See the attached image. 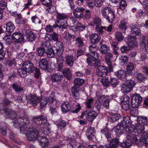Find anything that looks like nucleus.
<instances>
[{
    "label": "nucleus",
    "instance_id": "338daca9",
    "mask_svg": "<svg viewBox=\"0 0 148 148\" xmlns=\"http://www.w3.org/2000/svg\"><path fill=\"white\" fill-rule=\"evenodd\" d=\"M0 132L2 135H5L7 133V130L6 127L4 125H1L0 127Z\"/></svg>",
    "mask_w": 148,
    "mask_h": 148
},
{
    "label": "nucleus",
    "instance_id": "9d476101",
    "mask_svg": "<svg viewBox=\"0 0 148 148\" xmlns=\"http://www.w3.org/2000/svg\"><path fill=\"white\" fill-rule=\"evenodd\" d=\"M142 97L139 94L134 95L132 97L131 104L133 108H137L140 104Z\"/></svg>",
    "mask_w": 148,
    "mask_h": 148
},
{
    "label": "nucleus",
    "instance_id": "6e6552de",
    "mask_svg": "<svg viewBox=\"0 0 148 148\" xmlns=\"http://www.w3.org/2000/svg\"><path fill=\"white\" fill-rule=\"evenodd\" d=\"M97 115V113L94 111H84L82 113L80 118H82L85 116L86 118L88 121H92Z\"/></svg>",
    "mask_w": 148,
    "mask_h": 148
},
{
    "label": "nucleus",
    "instance_id": "473e14b6",
    "mask_svg": "<svg viewBox=\"0 0 148 148\" xmlns=\"http://www.w3.org/2000/svg\"><path fill=\"white\" fill-rule=\"evenodd\" d=\"M94 100L92 98L87 99L85 104L86 108L88 109H91L93 105Z\"/></svg>",
    "mask_w": 148,
    "mask_h": 148
},
{
    "label": "nucleus",
    "instance_id": "69168bd1",
    "mask_svg": "<svg viewBox=\"0 0 148 148\" xmlns=\"http://www.w3.org/2000/svg\"><path fill=\"white\" fill-rule=\"evenodd\" d=\"M15 22L17 24H23L25 23L24 19L19 15H18V17L16 19Z\"/></svg>",
    "mask_w": 148,
    "mask_h": 148
},
{
    "label": "nucleus",
    "instance_id": "e2e57ef3",
    "mask_svg": "<svg viewBox=\"0 0 148 148\" xmlns=\"http://www.w3.org/2000/svg\"><path fill=\"white\" fill-rule=\"evenodd\" d=\"M91 17V12L89 10H86V12L84 14L83 17L85 19H88Z\"/></svg>",
    "mask_w": 148,
    "mask_h": 148
},
{
    "label": "nucleus",
    "instance_id": "cd10ccee",
    "mask_svg": "<svg viewBox=\"0 0 148 148\" xmlns=\"http://www.w3.org/2000/svg\"><path fill=\"white\" fill-rule=\"evenodd\" d=\"M64 76L68 79H70L72 76L71 72L69 69L65 68L62 71Z\"/></svg>",
    "mask_w": 148,
    "mask_h": 148
},
{
    "label": "nucleus",
    "instance_id": "58836bf2",
    "mask_svg": "<svg viewBox=\"0 0 148 148\" xmlns=\"http://www.w3.org/2000/svg\"><path fill=\"white\" fill-rule=\"evenodd\" d=\"M120 117V115L119 114L112 113L111 117L110 118L109 120L111 122H114L118 120Z\"/></svg>",
    "mask_w": 148,
    "mask_h": 148
},
{
    "label": "nucleus",
    "instance_id": "20e7f679",
    "mask_svg": "<svg viewBox=\"0 0 148 148\" xmlns=\"http://www.w3.org/2000/svg\"><path fill=\"white\" fill-rule=\"evenodd\" d=\"M33 122L38 125H41V129L45 135H47L49 133V130L47 125L45 124L47 121L46 116L41 115L34 117L32 119Z\"/></svg>",
    "mask_w": 148,
    "mask_h": 148
},
{
    "label": "nucleus",
    "instance_id": "f03ea898",
    "mask_svg": "<svg viewBox=\"0 0 148 148\" xmlns=\"http://www.w3.org/2000/svg\"><path fill=\"white\" fill-rule=\"evenodd\" d=\"M57 20L55 21V24L53 26L47 25L45 28L46 31L48 32H52L53 31V27L66 29L68 26L67 20L68 18L67 15L64 14L57 13L56 15Z\"/></svg>",
    "mask_w": 148,
    "mask_h": 148
},
{
    "label": "nucleus",
    "instance_id": "bb28decb",
    "mask_svg": "<svg viewBox=\"0 0 148 148\" xmlns=\"http://www.w3.org/2000/svg\"><path fill=\"white\" fill-rule=\"evenodd\" d=\"M61 109L63 112L66 113L71 110V108L69 103L65 102L61 105Z\"/></svg>",
    "mask_w": 148,
    "mask_h": 148
},
{
    "label": "nucleus",
    "instance_id": "c85d7f7f",
    "mask_svg": "<svg viewBox=\"0 0 148 148\" xmlns=\"http://www.w3.org/2000/svg\"><path fill=\"white\" fill-rule=\"evenodd\" d=\"M6 31L7 32L11 33L15 29V27L14 24L11 22H8L6 24Z\"/></svg>",
    "mask_w": 148,
    "mask_h": 148
},
{
    "label": "nucleus",
    "instance_id": "13d9d810",
    "mask_svg": "<svg viewBox=\"0 0 148 148\" xmlns=\"http://www.w3.org/2000/svg\"><path fill=\"white\" fill-rule=\"evenodd\" d=\"M100 81L105 86H108L110 85V81L109 80V78L108 77L102 79Z\"/></svg>",
    "mask_w": 148,
    "mask_h": 148
},
{
    "label": "nucleus",
    "instance_id": "f8f14e48",
    "mask_svg": "<svg viewBox=\"0 0 148 148\" xmlns=\"http://www.w3.org/2000/svg\"><path fill=\"white\" fill-rule=\"evenodd\" d=\"M12 40L17 43L21 42L24 41V38L21 33L19 32H14L12 35Z\"/></svg>",
    "mask_w": 148,
    "mask_h": 148
},
{
    "label": "nucleus",
    "instance_id": "864d4df0",
    "mask_svg": "<svg viewBox=\"0 0 148 148\" xmlns=\"http://www.w3.org/2000/svg\"><path fill=\"white\" fill-rule=\"evenodd\" d=\"M41 2L42 4L43 5L49 8L52 5V0H42Z\"/></svg>",
    "mask_w": 148,
    "mask_h": 148
},
{
    "label": "nucleus",
    "instance_id": "37998d69",
    "mask_svg": "<svg viewBox=\"0 0 148 148\" xmlns=\"http://www.w3.org/2000/svg\"><path fill=\"white\" fill-rule=\"evenodd\" d=\"M18 72L19 75L22 77H25L27 75V72L26 69H24L23 65L22 68L18 69Z\"/></svg>",
    "mask_w": 148,
    "mask_h": 148
},
{
    "label": "nucleus",
    "instance_id": "39448f33",
    "mask_svg": "<svg viewBox=\"0 0 148 148\" xmlns=\"http://www.w3.org/2000/svg\"><path fill=\"white\" fill-rule=\"evenodd\" d=\"M29 120L26 117H18L14 122V126L15 127H20L21 133H23L26 128L29 124Z\"/></svg>",
    "mask_w": 148,
    "mask_h": 148
},
{
    "label": "nucleus",
    "instance_id": "4be33fe9",
    "mask_svg": "<svg viewBox=\"0 0 148 148\" xmlns=\"http://www.w3.org/2000/svg\"><path fill=\"white\" fill-rule=\"evenodd\" d=\"M74 86L73 87L74 88H78L84 84L85 82V80L82 79L77 78L74 79Z\"/></svg>",
    "mask_w": 148,
    "mask_h": 148
},
{
    "label": "nucleus",
    "instance_id": "2eb2a0df",
    "mask_svg": "<svg viewBox=\"0 0 148 148\" xmlns=\"http://www.w3.org/2000/svg\"><path fill=\"white\" fill-rule=\"evenodd\" d=\"M23 65L24 69H26L27 72L32 73L35 69L33 64L30 61H27L25 62Z\"/></svg>",
    "mask_w": 148,
    "mask_h": 148
},
{
    "label": "nucleus",
    "instance_id": "9b49d317",
    "mask_svg": "<svg viewBox=\"0 0 148 148\" xmlns=\"http://www.w3.org/2000/svg\"><path fill=\"white\" fill-rule=\"evenodd\" d=\"M85 9L82 7H77L73 11V14L75 17L78 18H81L83 17L84 12Z\"/></svg>",
    "mask_w": 148,
    "mask_h": 148
},
{
    "label": "nucleus",
    "instance_id": "aec40b11",
    "mask_svg": "<svg viewBox=\"0 0 148 148\" xmlns=\"http://www.w3.org/2000/svg\"><path fill=\"white\" fill-rule=\"evenodd\" d=\"M25 35L27 40L30 42L34 41L36 37V33L32 31L28 30L26 31Z\"/></svg>",
    "mask_w": 148,
    "mask_h": 148
},
{
    "label": "nucleus",
    "instance_id": "e433bc0d",
    "mask_svg": "<svg viewBox=\"0 0 148 148\" xmlns=\"http://www.w3.org/2000/svg\"><path fill=\"white\" fill-rule=\"evenodd\" d=\"M119 82L116 78L110 77V84L113 87H116L119 84Z\"/></svg>",
    "mask_w": 148,
    "mask_h": 148
},
{
    "label": "nucleus",
    "instance_id": "b1692460",
    "mask_svg": "<svg viewBox=\"0 0 148 148\" xmlns=\"http://www.w3.org/2000/svg\"><path fill=\"white\" fill-rule=\"evenodd\" d=\"M90 38L91 42L94 44L97 43L101 39V37L98 34H93L90 36Z\"/></svg>",
    "mask_w": 148,
    "mask_h": 148
},
{
    "label": "nucleus",
    "instance_id": "7c9ffc66",
    "mask_svg": "<svg viewBox=\"0 0 148 148\" xmlns=\"http://www.w3.org/2000/svg\"><path fill=\"white\" fill-rule=\"evenodd\" d=\"M147 118L146 117L141 116L138 119V121H136V123L140 125L143 124L144 126L145 125H146L147 122Z\"/></svg>",
    "mask_w": 148,
    "mask_h": 148
},
{
    "label": "nucleus",
    "instance_id": "c03bdc74",
    "mask_svg": "<svg viewBox=\"0 0 148 148\" xmlns=\"http://www.w3.org/2000/svg\"><path fill=\"white\" fill-rule=\"evenodd\" d=\"M16 116V112L13 111L10 109V111L8 112L6 117L9 119H14Z\"/></svg>",
    "mask_w": 148,
    "mask_h": 148
},
{
    "label": "nucleus",
    "instance_id": "a19ab883",
    "mask_svg": "<svg viewBox=\"0 0 148 148\" xmlns=\"http://www.w3.org/2000/svg\"><path fill=\"white\" fill-rule=\"evenodd\" d=\"M73 95L75 99H78L79 97V90L78 88L73 87L71 90Z\"/></svg>",
    "mask_w": 148,
    "mask_h": 148
},
{
    "label": "nucleus",
    "instance_id": "79ce46f5",
    "mask_svg": "<svg viewBox=\"0 0 148 148\" xmlns=\"http://www.w3.org/2000/svg\"><path fill=\"white\" fill-rule=\"evenodd\" d=\"M124 84L128 86L131 90L136 84L135 81L132 80H128L125 82Z\"/></svg>",
    "mask_w": 148,
    "mask_h": 148
},
{
    "label": "nucleus",
    "instance_id": "2f4dec72",
    "mask_svg": "<svg viewBox=\"0 0 148 148\" xmlns=\"http://www.w3.org/2000/svg\"><path fill=\"white\" fill-rule=\"evenodd\" d=\"M56 124L58 128L62 129L64 128L66 126V122L64 120L60 119L56 122Z\"/></svg>",
    "mask_w": 148,
    "mask_h": 148
},
{
    "label": "nucleus",
    "instance_id": "6ab92c4d",
    "mask_svg": "<svg viewBox=\"0 0 148 148\" xmlns=\"http://www.w3.org/2000/svg\"><path fill=\"white\" fill-rule=\"evenodd\" d=\"M63 79L62 75L59 73H54L51 76L50 80L52 82H58L60 81Z\"/></svg>",
    "mask_w": 148,
    "mask_h": 148
},
{
    "label": "nucleus",
    "instance_id": "774afa93",
    "mask_svg": "<svg viewBox=\"0 0 148 148\" xmlns=\"http://www.w3.org/2000/svg\"><path fill=\"white\" fill-rule=\"evenodd\" d=\"M86 26L84 25H82L80 23L77 22V29L79 31H82L84 29Z\"/></svg>",
    "mask_w": 148,
    "mask_h": 148
},
{
    "label": "nucleus",
    "instance_id": "0eeeda50",
    "mask_svg": "<svg viewBox=\"0 0 148 148\" xmlns=\"http://www.w3.org/2000/svg\"><path fill=\"white\" fill-rule=\"evenodd\" d=\"M120 123L125 130V131L128 134L133 130V128L131 127V124L130 118L128 116L124 117L123 121Z\"/></svg>",
    "mask_w": 148,
    "mask_h": 148
},
{
    "label": "nucleus",
    "instance_id": "7ed1b4c3",
    "mask_svg": "<svg viewBox=\"0 0 148 148\" xmlns=\"http://www.w3.org/2000/svg\"><path fill=\"white\" fill-rule=\"evenodd\" d=\"M101 134L105 135L108 141H110L109 145H100L98 148H116L118 145V140L116 139H112L111 132L109 130L105 127L101 131Z\"/></svg>",
    "mask_w": 148,
    "mask_h": 148
},
{
    "label": "nucleus",
    "instance_id": "c9c22d12",
    "mask_svg": "<svg viewBox=\"0 0 148 148\" xmlns=\"http://www.w3.org/2000/svg\"><path fill=\"white\" fill-rule=\"evenodd\" d=\"M127 23L125 20H122L120 21L119 25V27L122 31H124V33H125V31L127 28L126 25Z\"/></svg>",
    "mask_w": 148,
    "mask_h": 148
},
{
    "label": "nucleus",
    "instance_id": "ea45409f",
    "mask_svg": "<svg viewBox=\"0 0 148 148\" xmlns=\"http://www.w3.org/2000/svg\"><path fill=\"white\" fill-rule=\"evenodd\" d=\"M114 130L116 134H119L122 132V131H125V130L123 127L122 125H121V123H120L114 129Z\"/></svg>",
    "mask_w": 148,
    "mask_h": 148
},
{
    "label": "nucleus",
    "instance_id": "72a5a7b5",
    "mask_svg": "<svg viewBox=\"0 0 148 148\" xmlns=\"http://www.w3.org/2000/svg\"><path fill=\"white\" fill-rule=\"evenodd\" d=\"M128 40L129 45L130 47H132L137 46V42L135 40L136 38L134 37L131 36L130 37V38H129Z\"/></svg>",
    "mask_w": 148,
    "mask_h": 148
},
{
    "label": "nucleus",
    "instance_id": "4d7b16f0",
    "mask_svg": "<svg viewBox=\"0 0 148 148\" xmlns=\"http://www.w3.org/2000/svg\"><path fill=\"white\" fill-rule=\"evenodd\" d=\"M134 65L132 63H129L127 66L126 69L127 72L131 73L134 69Z\"/></svg>",
    "mask_w": 148,
    "mask_h": 148
},
{
    "label": "nucleus",
    "instance_id": "4c0bfd02",
    "mask_svg": "<svg viewBox=\"0 0 148 148\" xmlns=\"http://www.w3.org/2000/svg\"><path fill=\"white\" fill-rule=\"evenodd\" d=\"M115 18V15L114 13V11L112 10L111 11L110 13L108 15V17L105 18L107 19L109 23H112L114 20Z\"/></svg>",
    "mask_w": 148,
    "mask_h": 148
},
{
    "label": "nucleus",
    "instance_id": "a878e982",
    "mask_svg": "<svg viewBox=\"0 0 148 148\" xmlns=\"http://www.w3.org/2000/svg\"><path fill=\"white\" fill-rule=\"evenodd\" d=\"M112 10L109 7H105L103 8L101 10V13L102 16L105 18L108 17V15L110 13L111 11Z\"/></svg>",
    "mask_w": 148,
    "mask_h": 148
},
{
    "label": "nucleus",
    "instance_id": "f257e3e1",
    "mask_svg": "<svg viewBox=\"0 0 148 148\" xmlns=\"http://www.w3.org/2000/svg\"><path fill=\"white\" fill-rule=\"evenodd\" d=\"M134 128L128 134L127 140L122 143L121 146L123 148H127L132 145V142H134L135 143H140L142 138V135L140 134L136 135L137 134H143L145 133L144 126L143 124L140 125L136 123Z\"/></svg>",
    "mask_w": 148,
    "mask_h": 148
},
{
    "label": "nucleus",
    "instance_id": "5fc2aeb1",
    "mask_svg": "<svg viewBox=\"0 0 148 148\" xmlns=\"http://www.w3.org/2000/svg\"><path fill=\"white\" fill-rule=\"evenodd\" d=\"M86 4L90 9H92L95 6V2L92 0H86Z\"/></svg>",
    "mask_w": 148,
    "mask_h": 148
},
{
    "label": "nucleus",
    "instance_id": "bf43d9fd",
    "mask_svg": "<svg viewBox=\"0 0 148 148\" xmlns=\"http://www.w3.org/2000/svg\"><path fill=\"white\" fill-rule=\"evenodd\" d=\"M12 86L13 89L16 92H19L23 90V89L21 86L16 84H12Z\"/></svg>",
    "mask_w": 148,
    "mask_h": 148
},
{
    "label": "nucleus",
    "instance_id": "ddd939ff",
    "mask_svg": "<svg viewBox=\"0 0 148 148\" xmlns=\"http://www.w3.org/2000/svg\"><path fill=\"white\" fill-rule=\"evenodd\" d=\"M108 71V69L106 67L100 66H98L97 69V74L99 77H105L107 74Z\"/></svg>",
    "mask_w": 148,
    "mask_h": 148
},
{
    "label": "nucleus",
    "instance_id": "603ef678",
    "mask_svg": "<svg viewBox=\"0 0 148 148\" xmlns=\"http://www.w3.org/2000/svg\"><path fill=\"white\" fill-rule=\"evenodd\" d=\"M10 109L5 107H0V113L2 114H4L5 117H7Z\"/></svg>",
    "mask_w": 148,
    "mask_h": 148
},
{
    "label": "nucleus",
    "instance_id": "6e6d98bb",
    "mask_svg": "<svg viewBox=\"0 0 148 148\" xmlns=\"http://www.w3.org/2000/svg\"><path fill=\"white\" fill-rule=\"evenodd\" d=\"M31 20L32 22L36 24H40L41 22V21L39 19L36 15L33 16L31 18Z\"/></svg>",
    "mask_w": 148,
    "mask_h": 148
},
{
    "label": "nucleus",
    "instance_id": "49530a36",
    "mask_svg": "<svg viewBox=\"0 0 148 148\" xmlns=\"http://www.w3.org/2000/svg\"><path fill=\"white\" fill-rule=\"evenodd\" d=\"M131 33L134 35L139 36L141 34L140 30L136 27H134L132 29Z\"/></svg>",
    "mask_w": 148,
    "mask_h": 148
},
{
    "label": "nucleus",
    "instance_id": "680f3d73",
    "mask_svg": "<svg viewBox=\"0 0 148 148\" xmlns=\"http://www.w3.org/2000/svg\"><path fill=\"white\" fill-rule=\"evenodd\" d=\"M12 103L11 101L9 100L7 98H4L1 101V103L2 104L3 106H6Z\"/></svg>",
    "mask_w": 148,
    "mask_h": 148
},
{
    "label": "nucleus",
    "instance_id": "0e129e2a",
    "mask_svg": "<svg viewBox=\"0 0 148 148\" xmlns=\"http://www.w3.org/2000/svg\"><path fill=\"white\" fill-rule=\"evenodd\" d=\"M63 60L59 59L57 60V64H58L57 69L58 71H61L63 67Z\"/></svg>",
    "mask_w": 148,
    "mask_h": 148
},
{
    "label": "nucleus",
    "instance_id": "4468645a",
    "mask_svg": "<svg viewBox=\"0 0 148 148\" xmlns=\"http://www.w3.org/2000/svg\"><path fill=\"white\" fill-rule=\"evenodd\" d=\"M99 102V105H101L102 104L106 108H108L109 106V98L104 95L101 96L98 100Z\"/></svg>",
    "mask_w": 148,
    "mask_h": 148
},
{
    "label": "nucleus",
    "instance_id": "393cba45",
    "mask_svg": "<svg viewBox=\"0 0 148 148\" xmlns=\"http://www.w3.org/2000/svg\"><path fill=\"white\" fill-rule=\"evenodd\" d=\"M48 62L46 58H42L39 63V67L41 69L46 70L48 68Z\"/></svg>",
    "mask_w": 148,
    "mask_h": 148
},
{
    "label": "nucleus",
    "instance_id": "c756f323",
    "mask_svg": "<svg viewBox=\"0 0 148 148\" xmlns=\"http://www.w3.org/2000/svg\"><path fill=\"white\" fill-rule=\"evenodd\" d=\"M115 75L119 78H124L126 77L127 74L126 72L123 70H119L114 73Z\"/></svg>",
    "mask_w": 148,
    "mask_h": 148
},
{
    "label": "nucleus",
    "instance_id": "a18cd8bd",
    "mask_svg": "<svg viewBox=\"0 0 148 148\" xmlns=\"http://www.w3.org/2000/svg\"><path fill=\"white\" fill-rule=\"evenodd\" d=\"M75 44L78 47H82L84 45L82 39L79 37H77L75 39Z\"/></svg>",
    "mask_w": 148,
    "mask_h": 148
},
{
    "label": "nucleus",
    "instance_id": "3c124183",
    "mask_svg": "<svg viewBox=\"0 0 148 148\" xmlns=\"http://www.w3.org/2000/svg\"><path fill=\"white\" fill-rule=\"evenodd\" d=\"M27 99L26 95L23 94L18 97L17 98V101L19 103H21L25 101Z\"/></svg>",
    "mask_w": 148,
    "mask_h": 148
},
{
    "label": "nucleus",
    "instance_id": "412c9836",
    "mask_svg": "<svg viewBox=\"0 0 148 148\" xmlns=\"http://www.w3.org/2000/svg\"><path fill=\"white\" fill-rule=\"evenodd\" d=\"M65 58L67 64L70 67L72 66L74 61L75 60V58L72 55L69 54L66 56Z\"/></svg>",
    "mask_w": 148,
    "mask_h": 148
},
{
    "label": "nucleus",
    "instance_id": "a211bd4d",
    "mask_svg": "<svg viewBox=\"0 0 148 148\" xmlns=\"http://www.w3.org/2000/svg\"><path fill=\"white\" fill-rule=\"evenodd\" d=\"M41 99L40 97H38L35 95H30L29 96L28 100L30 101V103L34 106H36Z\"/></svg>",
    "mask_w": 148,
    "mask_h": 148
},
{
    "label": "nucleus",
    "instance_id": "f704fd0d",
    "mask_svg": "<svg viewBox=\"0 0 148 148\" xmlns=\"http://www.w3.org/2000/svg\"><path fill=\"white\" fill-rule=\"evenodd\" d=\"M45 53L48 58H52L55 56L54 50L51 48H49L45 50Z\"/></svg>",
    "mask_w": 148,
    "mask_h": 148
},
{
    "label": "nucleus",
    "instance_id": "5701e85b",
    "mask_svg": "<svg viewBox=\"0 0 148 148\" xmlns=\"http://www.w3.org/2000/svg\"><path fill=\"white\" fill-rule=\"evenodd\" d=\"M112 57V55L110 53H107L105 56V60L108 64V67L110 71L112 69V66L111 65V59Z\"/></svg>",
    "mask_w": 148,
    "mask_h": 148
},
{
    "label": "nucleus",
    "instance_id": "423d86ee",
    "mask_svg": "<svg viewBox=\"0 0 148 148\" xmlns=\"http://www.w3.org/2000/svg\"><path fill=\"white\" fill-rule=\"evenodd\" d=\"M39 134V132L36 128L31 127L28 129L26 136L29 140H34L36 139Z\"/></svg>",
    "mask_w": 148,
    "mask_h": 148
},
{
    "label": "nucleus",
    "instance_id": "f3484780",
    "mask_svg": "<svg viewBox=\"0 0 148 148\" xmlns=\"http://www.w3.org/2000/svg\"><path fill=\"white\" fill-rule=\"evenodd\" d=\"M38 140L40 143V145L42 147H46L48 145L49 140L45 136H40L38 138Z\"/></svg>",
    "mask_w": 148,
    "mask_h": 148
},
{
    "label": "nucleus",
    "instance_id": "de8ad7c7",
    "mask_svg": "<svg viewBox=\"0 0 148 148\" xmlns=\"http://www.w3.org/2000/svg\"><path fill=\"white\" fill-rule=\"evenodd\" d=\"M118 3L120 5L119 8L117 9H120L122 10H123L125 9L127 6V4L126 1L125 0H122L119 2V3Z\"/></svg>",
    "mask_w": 148,
    "mask_h": 148
},
{
    "label": "nucleus",
    "instance_id": "1a4fd4ad",
    "mask_svg": "<svg viewBox=\"0 0 148 148\" xmlns=\"http://www.w3.org/2000/svg\"><path fill=\"white\" fill-rule=\"evenodd\" d=\"M86 55L88 57L87 59V62L90 65H92V64H94L95 63V61L98 59L99 56L98 53L96 52L86 53Z\"/></svg>",
    "mask_w": 148,
    "mask_h": 148
},
{
    "label": "nucleus",
    "instance_id": "8fccbe9b",
    "mask_svg": "<svg viewBox=\"0 0 148 148\" xmlns=\"http://www.w3.org/2000/svg\"><path fill=\"white\" fill-rule=\"evenodd\" d=\"M115 36L116 40L118 41H121L123 39V36L122 33L119 31L116 32Z\"/></svg>",
    "mask_w": 148,
    "mask_h": 148
},
{
    "label": "nucleus",
    "instance_id": "09e8293b",
    "mask_svg": "<svg viewBox=\"0 0 148 148\" xmlns=\"http://www.w3.org/2000/svg\"><path fill=\"white\" fill-rule=\"evenodd\" d=\"M109 50V47L106 45H103L100 48V51L102 54L106 53Z\"/></svg>",
    "mask_w": 148,
    "mask_h": 148
},
{
    "label": "nucleus",
    "instance_id": "dca6fc26",
    "mask_svg": "<svg viewBox=\"0 0 148 148\" xmlns=\"http://www.w3.org/2000/svg\"><path fill=\"white\" fill-rule=\"evenodd\" d=\"M95 133L94 129L91 126L88 127L86 131V135L88 139L90 140H92L95 136L94 135Z\"/></svg>",
    "mask_w": 148,
    "mask_h": 148
},
{
    "label": "nucleus",
    "instance_id": "052dcab7",
    "mask_svg": "<svg viewBox=\"0 0 148 148\" xmlns=\"http://www.w3.org/2000/svg\"><path fill=\"white\" fill-rule=\"evenodd\" d=\"M121 90L122 92L126 93L130 92L131 90L129 88L128 86L124 84L122 86Z\"/></svg>",
    "mask_w": 148,
    "mask_h": 148
}]
</instances>
